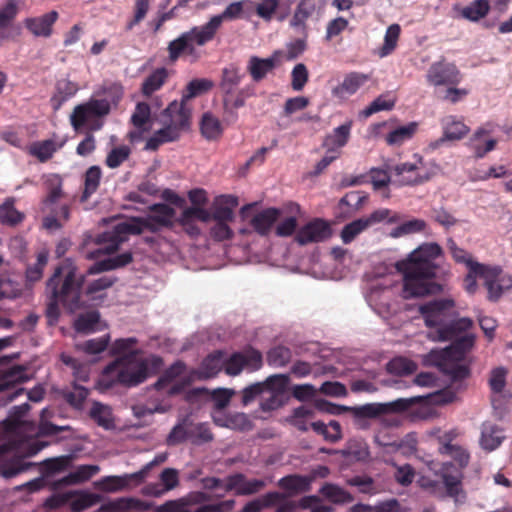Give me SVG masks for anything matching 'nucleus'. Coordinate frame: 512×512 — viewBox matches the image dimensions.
I'll return each mask as SVG.
<instances>
[{"mask_svg":"<svg viewBox=\"0 0 512 512\" xmlns=\"http://www.w3.org/2000/svg\"><path fill=\"white\" fill-rule=\"evenodd\" d=\"M188 416L178 420L177 424L171 429L166 438L168 446H176L188 441Z\"/></svg>","mask_w":512,"mask_h":512,"instance_id":"obj_61","label":"nucleus"},{"mask_svg":"<svg viewBox=\"0 0 512 512\" xmlns=\"http://www.w3.org/2000/svg\"><path fill=\"white\" fill-rule=\"evenodd\" d=\"M317 0H299L294 10V13L290 19V26L301 34H306L307 31V20L316 11Z\"/></svg>","mask_w":512,"mask_h":512,"instance_id":"obj_25","label":"nucleus"},{"mask_svg":"<svg viewBox=\"0 0 512 512\" xmlns=\"http://www.w3.org/2000/svg\"><path fill=\"white\" fill-rule=\"evenodd\" d=\"M238 206V198L234 195H219L211 205L213 220L233 221L234 209Z\"/></svg>","mask_w":512,"mask_h":512,"instance_id":"obj_23","label":"nucleus"},{"mask_svg":"<svg viewBox=\"0 0 512 512\" xmlns=\"http://www.w3.org/2000/svg\"><path fill=\"white\" fill-rule=\"evenodd\" d=\"M494 125L492 123H486L485 125L479 127L473 134L471 138V145L474 150L476 158H483L488 152L495 149L496 140L488 139L485 141L484 145L478 143V141L485 135H489L493 133Z\"/></svg>","mask_w":512,"mask_h":512,"instance_id":"obj_36","label":"nucleus"},{"mask_svg":"<svg viewBox=\"0 0 512 512\" xmlns=\"http://www.w3.org/2000/svg\"><path fill=\"white\" fill-rule=\"evenodd\" d=\"M278 486L287 492V496L297 495L299 493L311 490V479L307 475L290 474L278 480Z\"/></svg>","mask_w":512,"mask_h":512,"instance_id":"obj_32","label":"nucleus"},{"mask_svg":"<svg viewBox=\"0 0 512 512\" xmlns=\"http://www.w3.org/2000/svg\"><path fill=\"white\" fill-rule=\"evenodd\" d=\"M389 290L379 286L371 287L366 294V301L369 306L381 317L390 313Z\"/></svg>","mask_w":512,"mask_h":512,"instance_id":"obj_33","label":"nucleus"},{"mask_svg":"<svg viewBox=\"0 0 512 512\" xmlns=\"http://www.w3.org/2000/svg\"><path fill=\"white\" fill-rule=\"evenodd\" d=\"M31 406L28 403L13 406L7 418L2 421L5 437L0 444V475L11 479L27 471L33 463L25 459L38 454L44 444L32 439L34 433L43 436H55L69 426H58L50 422H42L37 431L32 422L23 420Z\"/></svg>","mask_w":512,"mask_h":512,"instance_id":"obj_2","label":"nucleus"},{"mask_svg":"<svg viewBox=\"0 0 512 512\" xmlns=\"http://www.w3.org/2000/svg\"><path fill=\"white\" fill-rule=\"evenodd\" d=\"M163 364L161 357L150 355L146 358L117 357L107 365L102 373L100 384L110 388L115 384L135 387L143 383L149 376V367L159 369Z\"/></svg>","mask_w":512,"mask_h":512,"instance_id":"obj_5","label":"nucleus"},{"mask_svg":"<svg viewBox=\"0 0 512 512\" xmlns=\"http://www.w3.org/2000/svg\"><path fill=\"white\" fill-rule=\"evenodd\" d=\"M100 313L98 311H89L80 314L75 321V328L79 332L91 333L98 330Z\"/></svg>","mask_w":512,"mask_h":512,"instance_id":"obj_56","label":"nucleus"},{"mask_svg":"<svg viewBox=\"0 0 512 512\" xmlns=\"http://www.w3.org/2000/svg\"><path fill=\"white\" fill-rule=\"evenodd\" d=\"M19 356L18 353L0 356V402L6 405L16 399L25 390L18 387L27 382L30 377L24 365H12L9 363Z\"/></svg>","mask_w":512,"mask_h":512,"instance_id":"obj_7","label":"nucleus"},{"mask_svg":"<svg viewBox=\"0 0 512 512\" xmlns=\"http://www.w3.org/2000/svg\"><path fill=\"white\" fill-rule=\"evenodd\" d=\"M186 371V364L183 361H175L172 365H170L164 373L159 377V379L155 382L154 387L156 390H163L167 388V392L170 395L174 393H170V389L174 385L182 386L183 379L186 375H184L179 382H175V380L180 377Z\"/></svg>","mask_w":512,"mask_h":512,"instance_id":"obj_27","label":"nucleus"},{"mask_svg":"<svg viewBox=\"0 0 512 512\" xmlns=\"http://www.w3.org/2000/svg\"><path fill=\"white\" fill-rule=\"evenodd\" d=\"M332 234L330 225L322 219H314L301 227L296 234V241L300 245L323 242Z\"/></svg>","mask_w":512,"mask_h":512,"instance_id":"obj_17","label":"nucleus"},{"mask_svg":"<svg viewBox=\"0 0 512 512\" xmlns=\"http://www.w3.org/2000/svg\"><path fill=\"white\" fill-rule=\"evenodd\" d=\"M319 493L334 504H346L354 500L348 491L333 483L323 484L319 489Z\"/></svg>","mask_w":512,"mask_h":512,"instance_id":"obj_42","label":"nucleus"},{"mask_svg":"<svg viewBox=\"0 0 512 512\" xmlns=\"http://www.w3.org/2000/svg\"><path fill=\"white\" fill-rule=\"evenodd\" d=\"M265 486L264 480L247 479L244 474L236 473L225 479L224 490L226 492L234 491L238 496H247L258 493Z\"/></svg>","mask_w":512,"mask_h":512,"instance_id":"obj_19","label":"nucleus"},{"mask_svg":"<svg viewBox=\"0 0 512 512\" xmlns=\"http://www.w3.org/2000/svg\"><path fill=\"white\" fill-rule=\"evenodd\" d=\"M102 178V170L98 165L89 167L84 175V190L81 195V201L88 200L99 188Z\"/></svg>","mask_w":512,"mask_h":512,"instance_id":"obj_43","label":"nucleus"},{"mask_svg":"<svg viewBox=\"0 0 512 512\" xmlns=\"http://www.w3.org/2000/svg\"><path fill=\"white\" fill-rule=\"evenodd\" d=\"M168 71L161 67L154 70L148 75L141 86V92L145 97H150L154 92L158 91L167 81Z\"/></svg>","mask_w":512,"mask_h":512,"instance_id":"obj_41","label":"nucleus"},{"mask_svg":"<svg viewBox=\"0 0 512 512\" xmlns=\"http://www.w3.org/2000/svg\"><path fill=\"white\" fill-rule=\"evenodd\" d=\"M89 276H85L83 282V285H86L84 294L82 293L85 300L86 298L90 300L103 299L105 296L103 292L112 287L117 281V278L113 275H101L96 279L88 280L87 277Z\"/></svg>","mask_w":512,"mask_h":512,"instance_id":"obj_26","label":"nucleus"},{"mask_svg":"<svg viewBox=\"0 0 512 512\" xmlns=\"http://www.w3.org/2000/svg\"><path fill=\"white\" fill-rule=\"evenodd\" d=\"M194 219L207 223L212 219V215L210 211L202 208L201 206H191L183 210L179 218V222L180 224H190Z\"/></svg>","mask_w":512,"mask_h":512,"instance_id":"obj_63","label":"nucleus"},{"mask_svg":"<svg viewBox=\"0 0 512 512\" xmlns=\"http://www.w3.org/2000/svg\"><path fill=\"white\" fill-rule=\"evenodd\" d=\"M444 437L448 442L443 445L442 452L452 457L461 468L467 466L470 458L468 452L464 448L450 443L452 432L445 434Z\"/></svg>","mask_w":512,"mask_h":512,"instance_id":"obj_59","label":"nucleus"},{"mask_svg":"<svg viewBox=\"0 0 512 512\" xmlns=\"http://www.w3.org/2000/svg\"><path fill=\"white\" fill-rule=\"evenodd\" d=\"M225 364V352L218 350L206 356L197 369L190 370L183 379V385H174L170 393H180L195 381H203L215 377Z\"/></svg>","mask_w":512,"mask_h":512,"instance_id":"obj_10","label":"nucleus"},{"mask_svg":"<svg viewBox=\"0 0 512 512\" xmlns=\"http://www.w3.org/2000/svg\"><path fill=\"white\" fill-rule=\"evenodd\" d=\"M187 434L188 441L197 446L211 442L214 439L207 423H194L189 416Z\"/></svg>","mask_w":512,"mask_h":512,"instance_id":"obj_38","label":"nucleus"},{"mask_svg":"<svg viewBox=\"0 0 512 512\" xmlns=\"http://www.w3.org/2000/svg\"><path fill=\"white\" fill-rule=\"evenodd\" d=\"M211 40L212 37L207 36V30L204 25L195 26L168 44L169 59L174 62L184 54L190 57L191 61H196L200 55L195 45L203 46Z\"/></svg>","mask_w":512,"mask_h":512,"instance_id":"obj_9","label":"nucleus"},{"mask_svg":"<svg viewBox=\"0 0 512 512\" xmlns=\"http://www.w3.org/2000/svg\"><path fill=\"white\" fill-rule=\"evenodd\" d=\"M244 77V73L235 64H230L222 69L220 90L225 96L232 95Z\"/></svg>","mask_w":512,"mask_h":512,"instance_id":"obj_34","label":"nucleus"},{"mask_svg":"<svg viewBox=\"0 0 512 512\" xmlns=\"http://www.w3.org/2000/svg\"><path fill=\"white\" fill-rule=\"evenodd\" d=\"M57 94L51 99L54 109L60 106L78 91V85L69 79H60L56 85Z\"/></svg>","mask_w":512,"mask_h":512,"instance_id":"obj_49","label":"nucleus"},{"mask_svg":"<svg viewBox=\"0 0 512 512\" xmlns=\"http://www.w3.org/2000/svg\"><path fill=\"white\" fill-rule=\"evenodd\" d=\"M63 145L64 141L57 143L51 139L44 140L42 142L34 143L30 148V152L33 156L37 157L40 161L44 162L50 159L52 155L57 150H59Z\"/></svg>","mask_w":512,"mask_h":512,"instance_id":"obj_53","label":"nucleus"},{"mask_svg":"<svg viewBox=\"0 0 512 512\" xmlns=\"http://www.w3.org/2000/svg\"><path fill=\"white\" fill-rule=\"evenodd\" d=\"M276 62L277 53H274L268 58L251 56L247 64V71L249 72L253 81L260 82L274 70L276 67Z\"/></svg>","mask_w":512,"mask_h":512,"instance_id":"obj_28","label":"nucleus"},{"mask_svg":"<svg viewBox=\"0 0 512 512\" xmlns=\"http://www.w3.org/2000/svg\"><path fill=\"white\" fill-rule=\"evenodd\" d=\"M47 196L44 200L45 205L56 203L62 196V179L57 174H49L45 178Z\"/></svg>","mask_w":512,"mask_h":512,"instance_id":"obj_58","label":"nucleus"},{"mask_svg":"<svg viewBox=\"0 0 512 512\" xmlns=\"http://www.w3.org/2000/svg\"><path fill=\"white\" fill-rule=\"evenodd\" d=\"M352 121H346L342 125L333 129V131L325 137L324 146L329 152H334L344 147L351 134Z\"/></svg>","mask_w":512,"mask_h":512,"instance_id":"obj_35","label":"nucleus"},{"mask_svg":"<svg viewBox=\"0 0 512 512\" xmlns=\"http://www.w3.org/2000/svg\"><path fill=\"white\" fill-rule=\"evenodd\" d=\"M57 19L58 13L50 11L39 17L27 18L25 26L36 37H49L52 32V26Z\"/></svg>","mask_w":512,"mask_h":512,"instance_id":"obj_29","label":"nucleus"},{"mask_svg":"<svg viewBox=\"0 0 512 512\" xmlns=\"http://www.w3.org/2000/svg\"><path fill=\"white\" fill-rule=\"evenodd\" d=\"M200 129L203 137L207 140L219 138L223 131L219 119L210 112L203 114Z\"/></svg>","mask_w":512,"mask_h":512,"instance_id":"obj_48","label":"nucleus"},{"mask_svg":"<svg viewBox=\"0 0 512 512\" xmlns=\"http://www.w3.org/2000/svg\"><path fill=\"white\" fill-rule=\"evenodd\" d=\"M137 344L138 339L136 337L119 338L112 343L110 353L118 355V357H138L143 351L137 348Z\"/></svg>","mask_w":512,"mask_h":512,"instance_id":"obj_39","label":"nucleus"},{"mask_svg":"<svg viewBox=\"0 0 512 512\" xmlns=\"http://www.w3.org/2000/svg\"><path fill=\"white\" fill-rule=\"evenodd\" d=\"M390 211L388 209H379L368 216L358 218L346 224L341 231V239L344 244L351 243L359 234L367 230L374 224L380 223L388 218Z\"/></svg>","mask_w":512,"mask_h":512,"instance_id":"obj_13","label":"nucleus"},{"mask_svg":"<svg viewBox=\"0 0 512 512\" xmlns=\"http://www.w3.org/2000/svg\"><path fill=\"white\" fill-rule=\"evenodd\" d=\"M141 483L143 482L140 474L134 472L123 475L104 476L94 482V487L103 492L115 493L138 486Z\"/></svg>","mask_w":512,"mask_h":512,"instance_id":"obj_16","label":"nucleus"},{"mask_svg":"<svg viewBox=\"0 0 512 512\" xmlns=\"http://www.w3.org/2000/svg\"><path fill=\"white\" fill-rule=\"evenodd\" d=\"M279 215L280 211L278 209L267 208L257 213L251 219V225L257 233L266 235L270 231L272 225L277 221Z\"/></svg>","mask_w":512,"mask_h":512,"instance_id":"obj_37","label":"nucleus"},{"mask_svg":"<svg viewBox=\"0 0 512 512\" xmlns=\"http://www.w3.org/2000/svg\"><path fill=\"white\" fill-rule=\"evenodd\" d=\"M443 249L435 242H426L414 249L407 259L396 263L403 275L402 297L411 299L443 291V286L434 281L439 275L448 273L440 263Z\"/></svg>","mask_w":512,"mask_h":512,"instance_id":"obj_4","label":"nucleus"},{"mask_svg":"<svg viewBox=\"0 0 512 512\" xmlns=\"http://www.w3.org/2000/svg\"><path fill=\"white\" fill-rule=\"evenodd\" d=\"M398 177L400 185H417L428 180V175L421 172V167L415 163H401L390 168Z\"/></svg>","mask_w":512,"mask_h":512,"instance_id":"obj_22","label":"nucleus"},{"mask_svg":"<svg viewBox=\"0 0 512 512\" xmlns=\"http://www.w3.org/2000/svg\"><path fill=\"white\" fill-rule=\"evenodd\" d=\"M443 135L431 141L428 148L432 151L439 149L447 142L458 141L464 138L469 132V128L455 116H448L442 121Z\"/></svg>","mask_w":512,"mask_h":512,"instance_id":"obj_18","label":"nucleus"},{"mask_svg":"<svg viewBox=\"0 0 512 512\" xmlns=\"http://www.w3.org/2000/svg\"><path fill=\"white\" fill-rule=\"evenodd\" d=\"M261 366L262 354L258 350L250 348L241 352H235L230 356L225 354L224 370L230 376H236L244 369L255 371Z\"/></svg>","mask_w":512,"mask_h":512,"instance_id":"obj_12","label":"nucleus"},{"mask_svg":"<svg viewBox=\"0 0 512 512\" xmlns=\"http://www.w3.org/2000/svg\"><path fill=\"white\" fill-rule=\"evenodd\" d=\"M111 103L107 99H90L88 102L76 106L70 116L71 125L75 130L88 125L96 118L110 112Z\"/></svg>","mask_w":512,"mask_h":512,"instance_id":"obj_11","label":"nucleus"},{"mask_svg":"<svg viewBox=\"0 0 512 512\" xmlns=\"http://www.w3.org/2000/svg\"><path fill=\"white\" fill-rule=\"evenodd\" d=\"M367 80L368 76L366 74L351 72L344 77L342 83L332 89V95L341 100L347 99L355 94Z\"/></svg>","mask_w":512,"mask_h":512,"instance_id":"obj_24","label":"nucleus"},{"mask_svg":"<svg viewBox=\"0 0 512 512\" xmlns=\"http://www.w3.org/2000/svg\"><path fill=\"white\" fill-rule=\"evenodd\" d=\"M100 472V466L96 464H84L77 466L73 471L68 473L57 481L60 486L78 485L90 480L93 476Z\"/></svg>","mask_w":512,"mask_h":512,"instance_id":"obj_30","label":"nucleus"},{"mask_svg":"<svg viewBox=\"0 0 512 512\" xmlns=\"http://www.w3.org/2000/svg\"><path fill=\"white\" fill-rule=\"evenodd\" d=\"M253 2L249 0H242L230 3L225 10L218 15L213 16L207 23L204 24L207 30V36L214 38L217 30L224 20H235L242 18L246 12H252Z\"/></svg>","mask_w":512,"mask_h":512,"instance_id":"obj_14","label":"nucleus"},{"mask_svg":"<svg viewBox=\"0 0 512 512\" xmlns=\"http://www.w3.org/2000/svg\"><path fill=\"white\" fill-rule=\"evenodd\" d=\"M298 506L302 510H310V512H333V507L324 505L322 499L317 495H308L302 497L298 501Z\"/></svg>","mask_w":512,"mask_h":512,"instance_id":"obj_64","label":"nucleus"},{"mask_svg":"<svg viewBox=\"0 0 512 512\" xmlns=\"http://www.w3.org/2000/svg\"><path fill=\"white\" fill-rule=\"evenodd\" d=\"M143 231V224L137 219H130L117 223L112 230L97 235L95 244L100 247L88 254L89 259H94L103 254L115 252L121 243L128 239L129 235H138Z\"/></svg>","mask_w":512,"mask_h":512,"instance_id":"obj_8","label":"nucleus"},{"mask_svg":"<svg viewBox=\"0 0 512 512\" xmlns=\"http://www.w3.org/2000/svg\"><path fill=\"white\" fill-rule=\"evenodd\" d=\"M442 480L449 497L458 499L462 493V473L459 469L445 468L442 472Z\"/></svg>","mask_w":512,"mask_h":512,"instance_id":"obj_40","label":"nucleus"},{"mask_svg":"<svg viewBox=\"0 0 512 512\" xmlns=\"http://www.w3.org/2000/svg\"><path fill=\"white\" fill-rule=\"evenodd\" d=\"M455 306L454 299L439 298L418 307L425 325L431 328L428 338L432 341H451L444 349H432L426 355L425 361L436 366L453 382L469 376L470 370L465 360L476 339L475 334L469 331L473 326L472 319H451Z\"/></svg>","mask_w":512,"mask_h":512,"instance_id":"obj_1","label":"nucleus"},{"mask_svg":"<svg viewBox=\"0 0 512 512\" xmlns=\"http://www.w3.org/2000/svg\"><path fill=\"white\" fill-rule=\"evenodd\" d=\"M150 218L157 223L168 226L175 217V209L164 203L153 204L150 207Z\"/></svg>","mask_w":512,"mask_h":512,"instance_id":"obj_55","label":"nucleus"},{"mask_svg":"<svg viewBox=\"0 0 512 512\" xmlns=\"http://www.w3.org/2000/svg\"><path fill=\"white\" fill-rule=\"evenodd\" d=\"M421 400L422 397L398 398L387 403H367L354 407H345L319 399L315 401V407L329 414H340L345 410H349L356 421H361L363 419H374L388 413L404 412L412 404Z\"/></svg>","mask_w":512,"mask_h":512,"instance_id":"obj_6","label":"nucleus"},{"mask_svg":"<svg viewBox=\"0 0 512 512\" xmlns=\"http://www.w3.org/2000/svg\"><path fill=\"white\" fill-rule=\"evenodd\" d=\"M98 426L110 430L114 428V419L111 408L100 402H94L89 413Z\"/></svg>","mask_w":512,"mask_h":512,"instance_id":"obj_45","label":"nucleus"},{"mask_svg":"<svg viewBox=\"0 0 512 512\" xmlns=\"http://www.w3.org/2000/svg\"><path fill=\"white\" fill-rule=\"evenodd\" d=\"M77 497L71 502V510L73 512H81L87 508L94 506L95 504L103 500L102 495L91 493L87 491L72 492Z\"/></svg>","mask_w":512,"mask_h":512,"instance_id":"obj_54","label":"nucleus"},{"mask_svg":"<svg viewBox=\"0 0 512 512\" xmlns=\"http://www.w3.org/2000/svg\"><path fill=\"white\" fill-rule=\"evenodd\" d=\"M490 11L488 0H474L461 11V16L469 21L477 22Z\"/></svg>","mask_w":512,"mask_h":512,"instance_id":"obj_51","label":"nucleus"},{"mask_svg":"<svg viewBox=\"0 0 512 512\" xmlns=\"http://www.w3.org/2000/svg\"><path fill=\"white\" fill-rule=\"evenodd\" d=\"M417 128L418 124L416 122H410L406 125L397 127L387 134L386 142L392 146H399L410 140L416 133Z\"/></svg>","mask_w":512,"mask_h":512,"instance_id":"obj_46","label":"nucleus"},{"mask_svg":"<svg viewBox=\"0 0 512 512\" xmlns=\"http://www.w3.org/2000/svg\"><path fill=\"white\" fill-rule=\"evenodd\" d=\"M291 350L285 346H276L267 353V363L275 368L283 367L291 360Z\"/></svg>","mask_w":512,"mask_h":512,"instance_id":"obj_62","label":"nucleus"},{"mask_svg":"<svg viewBox=\"0 0 512 512\" xmlns=\"http://www.w3.org/2000/svg\"><path fill=\"white\" fill-rule=\"evenodd\" d=\"M396 103V97L391 93L387 92L381 94L376 99H374L369 106H367L363 111L362 115L364 117H369L374 113L380 111H389L392 110Z\"/></svg>","mask_w":512,"mask_h":512,"instance_id":"obj_50","label":"nucleus"},{"mask_svg":"<svg viewBox=\"0 0 512 512\" xmlns=\"http://www.w3.org/2000/svg\"><path fill=\"white\" fill-rule=\"evenodd\" d=\"M214 87V82L207 78H196L191 80L182 92L181 100L187 102L200 96Z\"/></svg>","mask_w":512,"mask_h":512,"instance_id":"obj_44","label":"nucleus"},{"mask_svg":"<svg viewBox=\"0 0 512 512\" xmlns=\"http://www.w3.org/2000/svg\"><path fill=\"white\" fill-rule=\"evenodd\" d=\"M512 287V279L509 276L501 275L493 283L485 287L487 289V298L491 302H497L504 292Z\"/></svg>","mask_w":512,"mask_h":512,"instance_id":"obj_60","label":"nucleus"},{"mask_svg":"<svg viewBox=\"0 0 512 512\" xmlns=\"http://www.w3.org/2000/svg\"><path fill=\"white\" fill-rule=\"evenodd\" d=\"M505 435L497 424L492 422H484L481 427L480 445L486 451H493L498 448Z\"/></svg>","mask_w":512,"mask_h":512,"instance_id":"obj_31","label":"nucleus"},{"mask_svg":"<svg viewBox=\"0 0 512 512\" xmlns=\"http://www.w3.org/2000/svg\"><path fill=\"white\" fill-rule=\"evenodd\" d=\"M209 499V495L205 492H192L186 497L177 500H169L156 506L154 512H195V510L191 509V506L203 504Z\"/></svg>","mask_w":512,"mask_h":512,"instance_id":"obj_20","label":"nucleus"},{"mask_svg":"<svg viewBox=\"0 0 512 512\" xmlns=\"http://www.w3.org/2000/svg\"><path fill=\"white\" fill-rule=\"evenodd\" d=\"M24 219V214L14 205V199L8 198L0 204V222L7 226H16Z\"/></svg>","mask_w":512,"mask_h":512,"instance_id":"obj_47","label":"nucleus"},{"mask_svg":"<svg viewBox=\"0 0 512 512\" xmlns=\"http://www.w3.org/2000/svg\"><path fill=\"white\" fill-rule=\"evenodd\" d=\"M426 78L433 86L457 85L461 81L457 67L444 60L433 63L427 71Z\"/></svg>","mask_w":512,"mask_h":512,"instance_id":"obj_15","label":"nucleus"},{"mask_svg":"<svg viewBox=\"0 0 512 512\" xmlns=\"http://www.w3.org/2000/svg\"><path fill=\"white\" fill-rule=\"evenodd\" d=\"M311 427L316 433L322 435L326 441L334 443L341 439V426L335 420L330 421L328 424L322 421L312 422Z\"/></svg>","mask_w":512,"mask_h":512,"instance_id":"obj_52","label":"nucleus"},{"mask_svg":"<svg viewBox=\"0 0 512 512\" xmlns=\"http://www.w3.org/2000/svg\"><path fill=\"white\" fill-rule=\"evenodd\" d=\"M132 254L124 252L93 263L85 274L77 275V267L70 258L65 259L48 279L46 291L49 302L46 317L50 325L55 324L60 316L59 304L68 312L75 313L88 307V301L82 295L83 282L87 275H97L129 264Z\"/></svg>","mask_w":512,"mask_h":512,"instance_id":"obj_3","label":"nucleus"},{"mask_svg":"<svg viewBox=\"0 0 512 512\" xmlns=\"http://www.w3.org/2000/svg\"><path fill=\"white\" fill-rule=\"evenodd\" d=\"M191 111L187 107L186 102L173 101L164 110L163 117L168 120L165 121L170 127L176 130L179 134L189 126Z\"/></svg>","mask_w":512,"mask_h":512,"instance_id":"obj_21","label":"nucleus"},{"mask_svg":"<svg viewBox=\"0 0 512 512\" xmlns=\"http://www.w3.org/2000/svg\"><path fill=\"white\" fill-rule=\"evenodd\" d=\"M427 224L422 219H410L393 228L390 232L391 237L399 238L405 235L419 233L425 230Z\"/></svg>","mask_w":512,"mask_h":512,"instance_id":"obj_57","label":"nucleus"}]
</instances>
